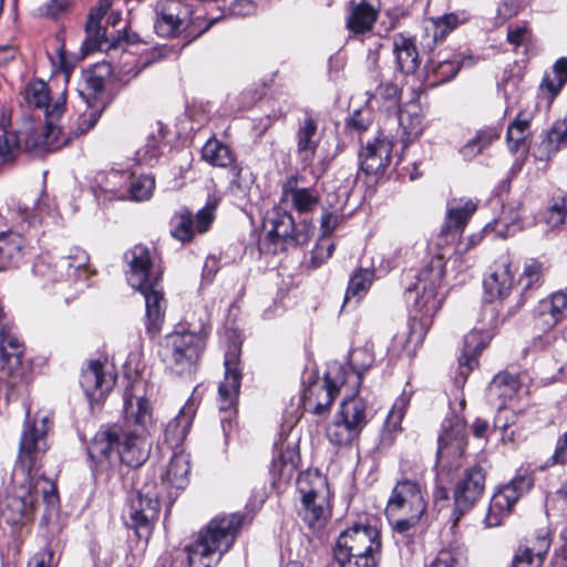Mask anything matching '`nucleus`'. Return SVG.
<instances>
[{"mask_svg": "<svg viewBox=\"0 0 567 567\" xmlns=\"http://www.w3.org/2000/svg\"><path fill=\"white\" fill-rule=\"evenodd\" d=\"M332 373L333 370H329L323 381L316 380L303 390L301 400L306 412L319 416L328 414L341 384Z\"/></svg>", "mask_w": 567, "mask_h": 567, "instance_id": "nucleus-17", "label": "nucleus"}, {"mask_svg": "<svg viewBox=\"0 0 567 567\" xmlns=\"http://www.w3.org/2000/svg\"><path fill=\"white\" fill-rule=\"evenodd\" d=\"M346 27L353 37L372 31L379 10L365 0H350L347 4Z\"/></svg>", "mask_w": 567, "mask_h": 567, "instance_id": "nucleus-25", "label": "nucleus"}, {"mask_svg": "<svg viewBox=\"0 0 567 567\" xmlns=\"http://www.w3.org/2000/svg\"><path fill=\"white\" fill-rule=\"evenodd\" d=\"M334 249L336 245L331 238L321 236L311 250V266L318 268L323 265L332 256Z\"/></svg>", "mask_w": 567, "mask_h": 567, "instance_id": "nucleus-57", "label": "nucleus"}, {"mask_svg": "<svg viewBox=\"0 0 567 567\" xmlns=\"http://www.w3.org/2000/svg\"><path fill=\"white\" fill-rule=\"evenodd\" d=\"M566 311L567 292L558 291L539 302L537 315L546 328H553L564 319Z\"/></svg>", "mask_w": 567, "mask_h": 567, "instance_id": "nucleus-34", "label": "nucleus"}, {"mask_svg": "<svg viewBox=\"0 0 567 567\" xmlns=\"http://www.w3.org/2000/svg\"><path fill=\"white\" fill-rule=\"evenodd\" d=\"M297 154L302 162L312 161L319 145L318 121L310 111L299 122L296 132Z\"/></svg>", "mask_w": 567, "mask_h": 567, "instance_id": "nucleus-28", "label": "nucleus"}, {"mask_svg": "<svg viewBox=\"0 0 567 567\" xmlns=\"http://www.w3.org/2000/svg\"><path fill=\"white\" fill-rule=\"evenodd\" d=\"M24 101L30 107L44 109L45 115L48 107H53V104H49V89L41 80L30 82L25 86Z\"/></svg>", "mask_w": 567, "mask_h": 567, "instance_id": "nucleus-50", "label": "nucleus"}, {"mask_svg": "<svg viewBox=\"0 0 567 567\" xmlns=\"http://www.w3.org/2000/svg\"><path fill=\"white\" fill-rule=\"evenodd\" d=\"M399 123L402 127L406 141L416 138L422 133V120L419 115H410L403 110H399Z\"/></svg>", "mask_w": 567, "mask_h": 567, "instance_id": "nucleus-60", "label": "nucleus"}, {"mask_svg": "<svg viewBox=\"0 0 567 567\" xmlns=\"http://www.w3.org/2000/svg\"><path fill=\"white\" fill-rule=\"evenodd\" d=\"M65 101H56L53 107L47 110L45 125L40 130L33 122H27L22 131L18 132L21 137V150L42 154L44 152H54L70 143V138H61L62 131L55 124L64 112Z\"/></svg>", "mask_w": 567, "mask_h": 567, "instance_id": "nucleus-8", "label": "nucleus"}, {"mask_svg": "<svg viewBox=\"0 0 567 567\" xmlns=\"http://www.w3.org/2000/svg\"><path fill=\"white\" fill-rule=\"evenodd\" d=\"M49 416L30 419V409H25V421L19 443L18 460L12 472L13 483L21 478L20 496H58L56 483L44 475H32L43 454L48 450L47 432Z\"/></svg>", "mask_w": 567, "mask_h": 567, "instance_id": "nucleus-2", "label": "nucleus"}, {"mask_svg": "<svg viewBox=\"0 0 567 567\" xmlns=\"http://www.w3.org/2000/svg\"><path fill=\"white\" fill-rule=\"evenodd\" d=\"M467 447L466 424L453 414L442 423V433L437 440V462L442 466L458 467V460Z\"/></svg>", "mask_w": 567, "mask_h": 567, "instance_id": "nucleus-11", "label": "nucleus"}, {"mask_svg": "<svg viewBox=\"0 0 567 567\" xmlns=\"http://www.w3.org/2000/svg\"><path fill=\"white\" fill-rule=\"evenodd\" d=\"M533 485L534 478L532 475H517L506 485L499 487L498 491H496L493 496H498L499 494H503L504 496H509L507 493H511L513 496H523L530 492Z\"/></svg>", "mask_w": 567, "mask_h": 567, "instance_id": "nucleus-55", "label": "nucleus"}, {"mask_svg": "<svg viewBox=\"0 0 567 567\" xmlns=\"http://www.w3.org/2000/svg\"><path fill=\"white\" fill-rule=\"evenodd\" d=\"M410 402V398L402 394L396 399L392 410L389 412L385 420V426L391 431H396L402 422L405 409Z\"/></svg>", "mask_w": 567, "mask_h": 567, "instance_id": "nucleus-61", "label": "nucleus"}, {"mask_svg": "<svg viewBox=\"0 0 567 567\" xmlns=\"http://www.w3.org/2000/svg\"><path fill=\"white\" fill-rule=\"evenodd\" d=\"M544 276V266L538 260L532 259L525 265L520 282L524 285L523 292L539 287Z\"/></svg>", "mask_w": 567, "mask_h": 567, "instance_id": "nucleus-56", "label": "nucleus"}, {"mask_svg": "<svg viewBox=\"0 0 567 567\" xmlns=\"http://www.w3.org/2000/svg\"><path fill=\"white\" fill-rule=\"evenodd\" d=\"M565 146H567V116L554 122L547 137L542 142L540 148H544L546 154L550 156Z\"/></svg>", "mask_w": 567, "mask_h": 567, "instance_id": "nucleus-48", "label": "nucleus"}, {"mask_svg": "<svg viewBox=\"0 0 567 567\" xmlns=\"http://www.w3.org/2000/svg\"><path fill=\"white\" fill-rule=\"evenodd\" d=\"M154 187L155 181L152 176L141 175L136 178H133L131 175V179L126 186L127 199L136 202L146 200L151 197Z\"/></svg>", "mask_w": 567, "mask_h": 567, "instance_id": "nucleus-52", "label": "nucleus"}, {"mask_svg": "<svg viewBox=\"0 0 567 567\" xmlns=\"http://www.w3.org/2000/svg\"><path fill=\"white\" fill-rule=\"evenodd\" d=\"M264 227L267 239L274 244L281 243L285 248L306 245L313 231L309 223L296 224L291 214L280 206H274L267 212Z\"/></svg>", "mask_w": 567, "mask_h": 567, "instance_id": "nucleus-9", "label": "nucleus"}, {"mask_svg": "<svg viewBox=\"0 0 567 567\" xmlns=\"http://www.w3.org/2000/svg\"><path fill=\"white\" fill-rule=\"evenodd\" d=\"M32 507L33 498H0V516L10 525L21 523Z\"/></svg>", "mask_w": 567, "mask_h": 567, "instance_id": "nucleus-40", "label": "nucleus"}, {"mask_svg": "<svg viewBox=\"0 0 567 567\" xmlns=\"http://www.w3.org/2000/svg\"><path fill=\"white\" fill-rule=\"evenodd\" d=\"M476 204L472 200L453 198L447 203L445 221L440 238L446 243L454 241L463 233L472 215L476 212Z\"/></svg>", "mask_w": 567, "mask_h": 567, "instance_id": "nucleus-20", "label": "nucleus"}, {"mask_svg": "<svg viewBox=\"0 0 567 567\" xmlns=\"http://www.w3.org/2000/svg\"><path fill=\"white\" fill-rule=\"evenodd\" d=\"M393 53L396 68L404 74H412L420 65L419 52L413 38L402 33L393 38Z\"/></svg>", "mask_w": 567, "mask_h": 567, "instance_id": "nucleus-32", "label": "nucleus"}, {"mask_svg": "<svg viewBox=\"0 0 567 567\" xmlns=\"http://www.w3.org/2000/svg\"><path fill=\"white\" fill-rule=\"evenodd\" d=\"M567 216V195L555 199L548 212V223L553 226L563 225Z\"/></svg>", "mask_w": 567, "mask_h": 567, "instance_id": "nucleus-64", "label": "nucleus"}, {"mask_svg": "<svg viewBox=\"0 0 567 567\" xmlns=\"http://www.w3.org/2000/svg\"><path fill=\"white\" fill-rule=\"evenodd\" d=\"M298 514L311 529H321L331 517L329 498H300Z\"/></svg>", "mask_w": 567, "mask_h": 567, "instance_id": "nucleus-29", "label": "nucleus"}, {"mask_svg": "<svg viewBox=\"0 0 567 567\" xmlns=\"http://www.w3.org/2000/svg\"><path fill=\"white\" fill-rule=\"evenodd\" d=\"M491 299L506 298L514 286V272L508 257H501L494 262L493 270L483 282Z\"/></svg>", "mask_w": 567, "mask_h": 567, "instance_id": "nucleus-27", "label": "nucleus"}, {"mask_svg": "<svg viewBox=\"0 0 567 567\" xmlns=\"http://www.w3.org/2000/svg\"><path fill=\"white\" fill-rule=\"evenodd\" d=\"M380 533L371 526L355 525L343 530L334 546V558L348 559L362 554L381 553Z\"/></svg>", "mask_w": 567, "mask_h": 567, "instance_id": "nucleus-12", "label": "nucleus"}, {"mask_svg": "<svg viewBox=\"0 0 567 567\" xmlns=\"http://www.w3.org/2000/svg\"><path fill=\"white\" fill-rule=\"evenodd\" d=\"M299 175L288 176L281 185L280 202L289 204L299 214L312 212L319 204L320 195L315 187H301Z\"/></svg>", "mask_w": 567, "mask_h": 567, "instance_id": "nucleus-18", "label": "nucleus"}, {"mask_svg": "<svg viewBox=\"0 0 567 567\" xmlns=\"http://www.w3.org/2000/svg\"><path fill=\"white\" fill-rule=\"evenodd\" d=\"M368 422L367 402L358 395H352L340 403L332 423L327 429V437L334 445H350L359 439Z\"/></svg>", "mask_w": 567, "mask_h": 567, "instance_id": "nucleus-7", "label": "nucleus"}, {"mask_svg": "<svg viewBox=\"0 0 567 567\" xmlns=\"http://www.w3.org/2000/svg\"><path fill=\"white\" fill-rule=\"evenodd\" d=\"M499 136L501 130L498 127H483L460 148V154L465 161H472L497 141Z\"/></svg>", "mask_w": 567, "mask_h": 567, "instance_id": "nucleus-35", "label": "nucleus"}, {"mask_svg": "<svg viewBox=\"0 0 567 567\" xmlns=\"http://www.w3.org/2000/svg\"><path fill=\"white\" fill-rule=\"evenodd\" d=\"M216 205L206 204L194 216L187 208H182L174 214L171 224V234L182 243H189L196 234H205L215 219Z\"/></svg>", "mask_w": 567, "mask_h": 567, "instance_id": "nucleus-13", "label": "nucleus"}, {"mask_svg": "<svg viewBox=\"0 0 567 567\" xmlns=\"http://www.w3.org/2000/svg\"><path fill=\"white\" fill-rule=\"evenodd\" d=\"M519 498H491L485 523L488 527L499 526Z\"/></svg>", "mask_w": 567, "mask_h": 567, "instance_id": "nucleus-49", "label": "nucleus"}, {"mask_svg": "<svg viewBox=\"0 0 567 567\" xmlns=\"http://www.w3.org/2000/svg\"><path fill=\"white\" fill-rule=\"evenodd\" d=\"M374 363V353L370 344L353 349L349 354V365L355 373L358 382H361L363 373Z\"/></svg>", "mask_w": 567, "mask_h": 567, "instance_id": "nucleus-51", "label": "nucleus"}, {"mask_svg": "<svg viewBox=\"0 0 567 567\" xmlns=\"http://www.w3.org/2000/svg\"><path fill=\"white\" fill-rule=\"evenodd\" d=\"M381 553L362 554L348 559H337L339 567H378Z\"/></svg>", "mask_w": 567, "mask_h": 567, "instance_id": "nucleus-62", "label": "nucleus"}, {"mask_svg": "<svg viewBox=\"0 0 567 567\" xmlns=\"http://www.w3.org/2000/svg\"><path fill=\"white\" fill-rule=\"evenodd\" d=\"M553 71L555 76L553 79L549 75L544 76L542 86L555 96L567 83V58L558 59L553 66Z\"/></svg>", "mask_w": 567, "mask_h": 567, "instance_id": "nucleus-54", "label": "nucleus"}, {"mask_svg": "<svg viewBox=\"0 0 567 567\" xmlns=\"http://www.w3.org/2000/svg\"><path fill=\"white\" fill-rule=\"evenodd\" d=\"M25 254L24 238L13 231L0 234V271L16 268Z\"/></svg>", "mask_w": 567, "mask_h": 567, "instance_id": "nucleus-30", "label": "nucleus"}, {"mask_svg": "<svg viewBox=\"0 0 567 567\" xmlns=\"http://www.w3.org/2000/svg\"><path fill=\"white\" fill-rule=\"evenodd\" d=\"M468 20L470 13L466 11L445 13L437 18H431L425 31L432 37V42L437 44L443 42L450 32Z\"/></svg>", "mask_w": 567, "mask_h": 567, "instance_id": "nucleus-33", "label": "nucleus"}, {"mask_svg": "<svg viewBox=\"0 0 567 567\" xmlns=\"http://www.w3.org/2000/svg\"><path fill=\"white\" fill-rule=\"evenodd\" d=\"M205 349L202 336L189 331L168 334L158 354L166 367L176 374L192 373Z\"/></svg>", "mask_w": 567, "mask_h": 567, "instance_id": "nucleus-5", "label": "nucleus"}, {"mask_svg": "<svg viewBox=\"0 0 567 567\" xmlns=\"http://www.w3.org/2000/svg\"><path fill=\"white\" fill-rule=\"evenodd\" d=\"M296 487L300 496H323L329 495L327 477L318 470H308L298 475Z\"/></svg>", "mask_w": 567, "mask_h": 567, "instance_id": "nucleus-38", "label": "nucleus"}, {"mask_svg": "<svg viewBox=\"0 0 567 567\" xmlns=\"http://www.w3.org/2000/svg\"><path fill=\"white\" fill-rule=\"evenodd\" d=\"M202 158L212 166L227 168L234 164L236 154L228 145L212 137L202 148Z\"/></svg>", "mask_w": 567, "mask_h": 567, "instance_id": "nucleus-37", "label": "nucleus"}, {"mask_svg": "<svg viewBox=\"0 0 567 567\" xmlns=\"http://www.w3.org/2000/svg\"><path fill=\"white\" fill-rule=\"evenodd\" d=\"M519 386V381L515 375L508 372H499L489 383L488 394L491 398L496 396L502 401L499 405V409H502L507 400L516 395Z\"/></svg>", "mask_w": 567, "mask_h": 567, "instance_id": "nucleus-41", "label": "nucleus"}, {"mask_svg": "<svg viewBox=\"0 0 567 567\" xmlns=\"http://www.w3.org/2000/svg\"><path fill=\"white\" fill-rule=\"evenodd\" d=\"M115 382L112 374L104 372V365L101 361H91L89 367L82 371L81 386L90 401H100L110 392Z\"/></svg>", "mask_w": 567, "mask_h": 567, "instance_id": "nucleus-22", "label": "nucleus"}, {"mask_svg": "<svg viewBox=\"0 0 567 567\" xmlns=\"http://www.w3.org/2000/svg\"><path fill=\"white\" fill-rule=\"evenodd\" d=\"M179 2H167L159 11L156 12V19L154 21V30L157 35L163 38H174L184 19L179 17V12L176 11V6Z\"/></svg>", "mask_w": 567, "mask_h": 567, "instance_id": "nucleus-36", "label": "nucleus"}, {"mask_svg": "<svg viewBox=\"0 0 567 567\" xmlns=\"http://www.w3.org/2000/svg\"><path fill=\"white\" fill-rule=\"evenodd\" d=\"M230 174V188L233 192H245L249 188L252 183L251 173L245 169L235 159L234 164L228 166Z\"/></svg>", "mask_w": 567, "mask_h": 567, "instance_id": "nucleus-58", "label": "nucleus"}, {"mask_svg": "<svg viewBox=\"0 0 567 567\" xmlns=\"http://www.w3.org/2000/svg\"><path fill=\"white\" fill-rule=\"evenodd\" d=\"M87 262V254L79 247H73L68 255L60 257L50 252L40 255L33 265V272L53 282L70 280L78 278L85 270Z\"/></svg>", "mask_w": 567, "mask_h": 567, "instance_id": "nucleus-10", "label": "nucleus"}, {"mask_svg": "<svg viewBox=\"0 0 567 567\" xmlns=\"http://www.w3.org/2000/svg\"><path fill=\"white\" fill-rule=\"evenodd\" d=\"M142 389L141 381L126 386L123 394L124 422L102 425L91 441L87 454L100 473L107 472L113 460L130 468H138L148 460L153 412L150 401L140 394Z\"/></svg>", "mask_w": 567, "mask_h": 567, "instance_id": "nucleus-1", "label": "nucleus"}, {"mask_svg": "<svg viewBox=\"0 0 567 567\" xmlns=\"http://www.w3.org/2000/svg\"><path fill=\"white\" fill-rule=\"evenodd\" d=\"M485 488V472L476 465L465 472L463 480L458 481L454 496H464L466 493L481 495Z\"/></svg>", "mask_w": 567, "mask_h": 567, "instance_id": "nucleus-45", "label": "nucleus"}, {"mask_svg": "<svg viewBox=\"0 0 567 567\" xmlns=\"http://www.w3.org/2000/svg\"><path fill=\"white\" fill-rule=\"evenodd\" d=\"M483 331L472 330L464 337V347L458 358V369L455 377L457 384H463L470 372L477 365V355L487 347Z\"/></svg>", "mask_w": 567, "mask_h": 567, "instance_id": "nucleus-26", "label": "nucleus"}, {"mask_svg": "<svg viewBox=\"0 0 567 567\" xmlns=\"http://www.w3.org/2000/svg\"><path fill=\"white\" fill-rule=\"evenodd\" d=\"M443 276L444 262L441 257L433 258L420 270L413 287L416 297L410 320V340L421 341L440 310L444 300L439 293Z\"/></svg>", "mask_w": 567, "mask_h": 567, "instance_id": "nucleus-4", "label": "nucleus"}, {"mask_svg": "<svg viewBox=\"0 0 567 567\" xmlns=\"http://www.w3.org/2000/svg\"><path fill=\"white\" fill-rule=\"evenodd\" d=\"M392 144L385 138H375L360 153V169L367 175H381L391 162Z\"/></svg>", "mask_w": 567, "mask_h": 567, "instance_id": "nucleus-21", "label": "nucleus"}, {"mask_svg": "<svg viewBox=\"0 0 567 567\" xmlns=\"http://www.w3.org/2000/svg\"><path fill=\"white\" fill-rule=\"evenodd\" d=\"M240 344L233 342L229 344L225 353V378L218 386V404L219 411L225 413L220 419L221 429L227 441L234 430L235 406L237 404L239 389L241 384L240 369Z\"/></svg>", "mask_w": 567, "mask_h": 567, "instance_id": "nucleus-6", "label": "nucleus"}, {"mask_svg": "<svg viewBox=\"0 0 567 567\" xmlns=\"http://www.w3.org/2000/svg\"><path fill=\"white\" fill-rule=\"evenodd\" d=\"M532 117V114L528 112L519 111L514 121L508 125L506 140L512 152H517L525 144Z\"/></svg>", "mask_w": 567, "mask_h": 567, "instance_id": "nucleus-42", "label": "nucleus"}, {"mask_svg": "<svg viewBox=\"0 0 567 567\" xmlns=\"http://www.w3.org/2000/svg\"><path fill=\"white\" fill-rule=\"evenodd\" d=\"M375 95L391 105H398L401 99V89L393 81L381 82L375 89Z\"/></svg>", "mask_w": 567, "mask_h": 567, "instance_id": "nucleus-63", "label": "nucleus"}, {"mask_svg": "<svg viewBox=\"0 0 567 567\" xmlns=\"http://www.w3.org/2000/svg\"><path fill=\"white\" fill-rule=\"evenodd\" d=\"M24 344L20 340L13 322H4L0 328V371H11L21 364Z\"/></svg>", "mask_w": 567, "mask_h": 567, "instance_id": "nucleus-23", "label": "nucleus"}, {"mask_svg": "<svg viewBox=\"0 0 567 567\" xmlns=\"http://www.w3.org/2000/svg\"><path fill=\"white\" fill-rule=\"evenodd\" d=\"M275 449L276 454L270 467L271 491L269 493L281 495L287 493V487L297 472L300 456L296 445L280 443Z\"/></svg>", "mask_w": 567, "mask_h": 567, "instance_id": "nucleus-15", "label": "nucleus"}, {"mask_svg": "<svg viewBox=\"0 0 567 567\" xmlns=\"http://www.w3.org/2000/svg\"><path fill=\"white\" fill-rule=\"evenodd\" d=\"M161 512L159 498H131L127 525L141 533L150 534L152 526L157 520Z\"/></svg>", "mask_w": 567, "mask_h": 567, "instance_id": "nucleus-24", "label": "nucleus"}, {"mask_svg": "<svg viewBox=\"0 0 567 567\" xmlns=\"http://www.w3.org/2000/svg\"><path fill=\"white\" fill-rule=\"evenodd\" d=\"M425 511L424 498H389L386 505L389 515L398 516L393 529L401 534L413 528Z\"/></svg>", "mask_w": 567, "mask_h": 567, "instance_id": "nucleus-19", "label": "nucleus"}, {"mask_svg": "<svg viewBox=\"0 0 567 567\" xmlns=\"http://www.w3.org/2000/svg\"><path fill=\"white\" fill-rule=\"evenodd\" d=\"M111 74L112 66L110 63L101 62L94 64L84 72V89L89 91L90 95L96 96L104 90L106 81Z\"/></svg>", "mask_w": 567, "mask_h": 567, "instance_id": "nucleus-43", "label": "nucleus"}, {"mask_svg": "<svg viewBox=\"0 0 567 567\" xmlns=\"http://www.w3.org/2000/svg\"><path fill=\"white\" fill-rule=\"evenodd\" d=\"M124 260L128 265L126 280L132 288L143 287L158 276L163 279L162 270L155 265L151 250L142 244L135 245L124 254Z\"/></svg>", "mask_w": 567, "mask_h": 567, "instance_id": "nucleus-16", "label": "nucleus"}, {"mask_svg": "<svg viewBox=\"0 0 567 567\" xmlns=\"http://www.w3.org/2000/svg\"><path fill=\"white\" fill-rule=\"evenodd\" d=\"M374 279V272L369 269H360L349 280L348 289L346 292L344 301L351 298L358 300L368 291Z\"/></svg>", "mask_w": 567, "mask_h": 567, "instance_id": "nucleus-53", "label": "nucleus"}, {"mask_svg": "<svg viewBox=\"0 0 567 567\" xmlns=\"http://www.w3.org/2000/svg\"><path fill=\"white\" fill-rule=\"evenodd\" d=\"M166 136V130L163 124L157 123V132H152L146 143L137 151L138 159L146 164H152L162 155L163 141Z\"/></svg>", "mask_w": 567, "mask_h": 567, "instance_id": "nucleus-46", "label": "nucleus"}, {"mask_svg": "<svg viewBox=\"0 0 567 567\" xmlns=\"http://www.w3.org/2000/svg\"><path fill=\"white\" fill-rule=\"evenodd\" d=\"M162 280L158 276L152 279L151 282L136 287L145 300V329L151 338L156 337L162 331L165 312L167 308V300L165 298Z\"/></svg>", "mask_w": 567, "mask_h": 567, "instance_id": "nucleus-14", "label": "nucleus"}, {"mask_svg": "<svg viewBox=\"0 0 567 567\" xmlns=\"http://www.w3.org/2000/svg\"><path fill=\"white\" fill-rule=\"evenodd\" d=\"M189 463L187 456L174 454L167 467V481L176 489H183L188 484Z\"/></svg>", "mask_w": 567, "mask_h": 567, "instance_id": "nucleus-47", "label": "nucleus"}, {"mask_svg": "<svg viewBox=\"0 0 567 567\" xmlns=\"http://www.w3.org/2000/svg\"><path fill=\"white\" fill-rule=\"evenodd\" d=\"M194 410L192 406L185 405L179 413L167 423L165 427V440L172 445L182 443L192 426Z\"/></svg>", "mask_w": 567, "mask_h": 567, "instance_id": "nucleus-39", "label": "nucleus"}, {"mask_svg": "<svg viewBox=\"0 0 567 567\" xmlns=\"http://www.w3.org/2000/svg\"><path fill=\"white\" fill-rule=\"evenodd\" d=\"M131 179L128 171L99 172L94 177V185L101 193L109 195L110 199H127L126 186Z\"/></svg>", "mask_w": 567, "mask_h": 567, "instance_id": "nucleus-31", "label": "nucleus"}, {"mask_svg": "<svg viewBox=\"0 0 567 567\" xmlns=\"http://www.w3.org/2000/svg\"><path fill=\"white\" fill-rule=\"evenodd\" d=\"M426 68V78L431 81V85H439L452 80L458 73L460 62L450 59L432 60Z\"/></svg>", "mask_w": 567, "mask_h": 567, "instance_id": "nucleus-44", "label": "nucleus"}, {"mask_svg": "<svg viewBox=\"0 0 567 567\" xmlns=\"http://www.w3.org/2000/svg\"><path fill=\"white\" fill-rule=\"evenodd\" d=\"M101 112L97 110H90L89 113H83L76 121V127L71 131L69 136L61 134V138H70V142L85 133H87L97 123Z\"/></svg>", "mask_w": 567, "mask_h": 567, "instance_id": "nucleus-59", "label": "nucleus"}, {"mask_svg": "<svg viewBox=\"0 0 567 567\" xmlns=\"http://www.w3.org/2000/svg\"><path fill=\"white\" fill-rule=\"evenodd\" d=\"M246 514L233 513L215 516L198 534L196 542L186 547L189 567H212L234 545L241 527L249 523Z\"/></svg>", "mask_w": 567, "mask_h": 567, "instance_id": "nucleus-3", "label": "nucleus"}]
</instances>
